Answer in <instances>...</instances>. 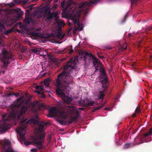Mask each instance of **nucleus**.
Listing matches in <instances>:
<instances>
[{
    "instance_id": "f257e3e1",
    "label": "nucleus",
    "mask_w": 152,
    "mask_h": 152,
    "mask_svg": "<svg viewBox=\"0 0 152 152\" xmlns=\"http://www.w3.org/2000/svg\"><path fill=\"white\" fill-rule=\"evenodd\" d=\"M76 65L74 60H70L64 66L63 71L58 75L56 80V94L61 96L64 103L68 104L72 102L73 99L71 95L64 92L67 91V88L73 82L74 75L72 74V72L76 67Z\"/></svg>"
},
{
    "instance_id": "f03ea898",
    "label": "nucleus",
    "mask_w": 152,
    "mask_h": 152,
    "mask_svg": "<svg viewBox=\"0 0 152 152\" xmlns=\"http://www.w3.org/2000/svg\"><path fill=\"white\" fill-rule=\"evenodd\" d=\"M75 108L73 106H66L62 110L57 109L53 107H51L49 110V115L50 117L57 116L62 119H65L68 116V120H58V122L61 124L65 125L72 123L77 120L79 116L78 113L75 112Z\"/></svg>"
},
{
    "instance_id": "7ed1b4c3",
    "label": "nucleus",
    "mask_w": 152,
    "mask_h": 152,
    "mask_svg": "<svg viewBox=\"0 0 152 152\" xmlns=\"http://www.w3.org/2000/svg\"><path fill=\"white\" fill-rule=\"evenodd\" d=\"M23 98V96H22L17 99V101L15 102L11 106V108L12 110V112L9 115H10L12 112H14L15 113V118H11V119L15 120L17 117L18 119H20L21 118L22 115L25 113L27 110V107L24 105L21 108L20 111L19 113L18 110H14L16 108H18L20 107L21 105L22 102L20 103L19 101L22 100Z\"/></svg>"
},
{
    "instance_id": "20e7f679",
    "label": "nucleus",
    "mask_w": 152,
    "mask_h": 152,
    "mask_svg": "<svg viewBox=\"0 0 152 152\" xmlns=\"http://www.w3.org/2000/svg\"><path fill=\"white\" fill-rule=\"evenodd\" d=\"M10 59L12 60H15L12 53L4 49L2 50L1 53L0 54V61L3 64L1 66L2 68H7L8 67L10 63Z\"/></svg>"
},
{
    "instance_id": "39448f33",
    "label": "nucleus",
    "mask_w": 152,
    "mask_h": 152,
    "mask_svg": "<svg viewBox=\"0 0 152 152\" xmlns=\"http://www.w3.org/2000/svg\"><path fill=\"white\" fill-rule=\"evenodd\" d=\"M15 114L14 112H12L7 118L6 117V115H3L2 121H1L0 124V129H1L0 131L1 132H4L9 129V124L7 122L10 121L12 118H15Z\"/></svg>"
},
{
    "instance_id": "423d86ee",
    "label": "nucleus",
    "mask_w": 152,
    "mask_h": 152,
    "mask_svg": "<svg viewBox=\"0 0 152 152\" xmlns=\"http://www.w3.org/2000/svg\"><path fill=\"white\" fill-rule=\"evenodd\" d=\"M68 26L70 28L69 31L71 30L73 28L72 26L77 24L78 27H76V29L77 30L79 29L80 31H82L83 30V27H80V25L79 22L78 16L76 15H71L69 18L68 21L67 22Z\"/></svg>"
},
{
    "instance_id": "0eeeda50",
    "label": "nucleus",
    "mask_w": 152,
    "mask_h": 152,
    "mask_svg": "<svg viewBox=\"0 0 152 152\" xmlns=\"http://www.w3.org/2000/svg\"><path fill=\"white\" fill-rule=\"evenodd\" d=\"M45 137V134L44 133H41L34 139L32 143L37 145V147L38 148L43 149L44 146L42 144L44 142Z\"/></svg>"
},
{
    "instance_id": "6e6552de",
    "label": "nucleus",
    "mask_w": 152,
    "mask_h": 152,
    "mask_svg": "<svg viewBox=\"0 0 152 152\" xmlns=\"http://www.w3.org/2000/svg\"><path fill=\"white\" fill-rule=\"evenodd\" d=\"M32 119L31 120H29L28 121H26V120L21 121L20 122V125L21 127L19 128V129L18 130L19 135L20 137V138L23 140H24L25 138L24 137V134L23 133L22 131H24L25 130L27 126V124H31L32 122Z\"/></svg>"
},
{
    "instance_id": "1a4fd4ad",
    "label": "nucleus",
    "mask_w": 152,
    "mask_h": 152,
    "mask_svg": "<svg viewBox=\"0 0 152 152\" xmlns=\"http://www.w3.org/2000/svg\"><path fill=\"white\" fill-rule=\"evenodd\" d=\"M127 47L126 43H124L122 45L120 43L115 48V51L117 54H119L124 50H126L127 49Z\"/></svg>"
},
{
    "instance_id": "9d476101",
    "label": "nucleus",
    "mask_w": 152,
    "mask_h": 152,
    "mask_svg": "<svg viewBox=\"0 0 152 152\" xmlns=\"http://www.w3.org/2000/svg\"><path fill=\"white\" fill-rule=\"evenodd\" d=\"M65 34H62V33L61 32H59L56 33L55 34H52L51 35H50L48 37V38H51L53 37H57L58 38L60 39H62L64 37Z\"/></svg>"
},
{
    "instance_id": "9b49d317",
    "label": "nucleus",
    "mask_w": 152,
    "mask_h": 152,
    "mask_svg": "<svg viewBox=\"0 0 152 152\" xmlns=\"http://www.w3.org/2000/svg\"><path fill=\"white\" fill-rule=\"evenodd\" d=\"M58 15V13L56 12H54L53 13L49 12V13L45 15L48 20H51L54 18H56Z\"/></svg>"
},
{
    "instance_id": "f8f14e48",
    "label": "nucleus",
    "mask_w": 152,
    "mask_h": 152,
    "mask_svg": "<svg viewBox=\"0 0 152 152\" xmlns=\"http://www.w3.org/2000/svg\"><path fill=\"white\" fill-rule=\"evenodd\" d=\"M104 78L103 80H101V82L102 85V87L104 89V91H106L107 88V84L108 82L107 78L106 77H104Z\"/></svg>"
},
{
    "instance_id": "ddd939ff",
    "label": "nucleus",
    "mask_w": 152,
    "mask_h": 152,
    "mask_svg": "<svg viewBox=\"0 0 152 152\" xmlns=\"http://www.w3.org/2000/svg\"><path fill=\"white\" fill-rule=\"evenodd\" d=\"M33 105L34 106L37 107V109L38 110H42L43 108L45 107V105L41 103L40 104L37 101H35L34 102Z\"/></svg>"
},
{
    "instance_id": "4468645a",
    "label": "nucleus",
    "mask_w": 152,
    "mask_h": 152,
    "mask_svg": "<svg viewBox=\"0 0 152 152\" xmlns=\"http://www.w3.org/2000/svg\"><path fill=\"white\" fill-rule=\"evenodd\" d=\"M13 1L15 4H25L26 3H28L29 1L28 0H24L22 1V0H14Z\"/></svg>"
},
{
    "instance_id": "2eb2a0df",
    "label": "nucleus",
    "mask_w": 152,
    "mask_h": 152,
    "mask_svg": "<svg viewBox=\"0 0 152 152\" xmlns=\"http://www.w3.org/2000/svg\"><path fill=\"white\" fill-rule=\"evenodd\" d=\"M152 134V127L150 128L149 131L144 134L142 136V138L143 139L145 138L148 137V136H150Z\"/></svg>"
},
{
    "instance_id": "dca6fc26",
    "label": "nucleus",
    "mask_w": 152,
    "mask_h": 152,
    "mask_svg": "<svg viewBox=\"0 0 152 152\" xmlns=\"http://www.w3.org/2000/svg\"><path fill=\"white\" fill-rule=\"evenodd\" d=\"M90 5V4L89 3H88L86 1L85 2H84L83 3L82 5L79 7H80V9L78 11V13L79 14H80L82 11V9L83 8L85 7L86 5L88 6H89Z\"/></svg>"
},
{
    "instance_id": "f3484780",
    "label": "nucleus",
    "mask_w": 152,
    "mask_h": 152,
    "mask_svg": "<svg viewBox=\"0 0 152 152\" xmlns=\"http://www.w3.org/2000/svg\"><path fill=\"white\" fill-rule=\"evenodd\" d=\"M74 4V3L72 2V1H69L66 4V9H70L72 8V5Z\"/></svg>"
},
{
    "instance_id": "a211bd4d",
    "label": "nucleus",
    "mask_w": 152,
    "mask_h": 152,
    "mask_svg": "<svg viewBox=\"0 0 152 152\" xmlns=\"http://www.w3.org/2000/svg\"><path fill=\"white\" fill-rule=\"evenodd\" d=\"M32 19L30 17H28L26 18L25 20V24L26 26H28L30 22L32 21Z\"/></svg>"
},
{
    "instance_id": "6ab92c4d",
    "label": "nucleus",
    "mask_w": 152,
    "mask_h": 152,
    "mask_svg": "<svg viewBox=\"0 0 152 152\" xmlns=\"http://www.w3.org/2000/svg\"><path fill=\"white\" fill-rule=\"evenodd\" d=\"M99 71L100 73H101V78H104V77H106V73L105 71V70L103 69H102L101 70L99 69Z\"/></svg>"
},
{
    "instance_id": "aec40b11",
    "label": "nucleus",
    "mask_w": 152,
    "mask_h": 152,
    "mask_svg": "<svg viewBox=\"0 0 152 152\" xmlns=\"http://www.w3.org/2000/svg\"><path fill=\"white\" fill-rule=\"evenodd\" d=\"M57 23L58 28L60 29H61L62 27H64L65 25L64 21L57 22Z\"/></svg>"
},
{
    "instance_id": "412c9836",
    "label": "nucleus",
    "mask_w": 152,
    "mask_h": 152,
    "mask_svg": "<svg viewBox=\"0 0 152 152\" xmlns=\"http://www.w3.org/2000/svg\"><path fill=\"white\" fill-rule=\"evenodd\" d=\"M106 91H104V89H103V91H100L99 93L100 95H99V98L100 99H103L104 98V96H105V94L104 93H106Z\"/></svg>"
},
{
    "instance_id": "4be33fe9",
    "label": "nucleus",
    "mask_w": 152,
    "mask_h": 152,
    "mask_svg": "<svg viewBox=\"0 0 152 152\" xmlns=\"http://www.w3.org/2000/svg\"><path fill=\"white\" fill-rule=\"evenodd\" d=\"M44 12L45 14L46 15V14L48 13L49 12H51V9H50V7L47 6L45 7L44 8Z\"/></svg>"
},
{
    "instance_id": "5701e85b",
    "label": "nucleus",
    "mask_w": 152,
    "mask_h": 152,
    "mask_svg": "<svg viewBox=\"0 0 152 152\" xmlns=\"http://www.w3.org/2000/svg\"><path fill=\"white\" fill-rule=\"evenodd\" d=\"M50 80L49 78L45 80L44 81V84L46 87H47V89L49 87V83Z\"/></svg>"
},
{
    "instance_id": "b1692460",
    "label": "nucleus",
    "mask_w": 152,
    "mask_h": 152,
    "mask_svg": "<svg viewBox=\"0 0 152 152\" xmlns=\"http://www.w3.org/2000/svg\"><path fill=\"white\" fill-rule=\"evenodd\" d=\"M44 127V125L39 123L38 130L39 132H42L43 131Z\"/></svg>"
},
{
    "instance_id": "393cba45",
    "label": "nucleus",
    "mask_w": 152,
    "mask_h": 152,
    "mask_svg": "<svg viewBox=\"0 0 152 152\" xmlns=\"http://www.w3.org/2000/svg\"><path fill=\"white\" fill-rule=\"evenodd\" d=\"M92 59L93 60V65L97 64L98 63V60L97 58L96 57H95L94 56H93L91 57Z\"/></svg>"
},
{
    "instance_id": "a878e982",
    "label": "nucleus",
    "mask_w": 152,
    "mask_h": 152,
    "mask_svg": "<svg viewBox=\"0 0 152 152\" xmlns=\"http://www.w3.org/2000/svg\"><path fill=\"white\" fill-rule=\"evenodd\" d=\"M100 65H99L98 64V63L97 64L94 65V67H95V70L94 72V73H95V72H96L97 70H99L100 69L98 68L99 67H100V68H102V67L101 66H99Z\"/></svg>"
},
{
    "instance_id": "bb28decb",
    "label": "nucleus",
    "mask_w": 152,
    "mask_h": 152,
    "mask_svg": "<svg viewBox=\"0 0 152 152\" xmlns=\"http://www.w3.org/2000/svg\"><path fill=\"white\" fill-rule=\"evenodd\" d=\"M39 90L42 92V96L43 97H45V95L44 94V92L43 91L44 90V86H41L40 87Z\"/></svg>"
},
{
    "instance_id": "cd10ccee",
    "label": "nucleus",
    "mask_w": 152,
    "mask_h": 152,
    "mask_svg": "<svg viewBox=\"0 0 152 152\" xmlns=\"http://www.w3.org/2000/svg\"><path fill=\"white\" fill-rule=\"evenodd\" d=\"M152 31V27L150 26L148 27L145 30V31L147 34L149 33V31Z\"/></svg>"
},
{
    "instance_id": "c85d7f7f",
    "label": "nucleus",
    "mask_w": 152,
    "mask_h": 152,
    "mask_svg": "<svg viewBox=\"0 0 152 152\" xmlns=\"http://www.w3.org/2000/svg\"><path fill=\"white\" fill-rule=\"evenodd\" d=\"M13 29L12 28L9 30H7L5 31L4 34H7L11 33L13 31Z\"/></svg>"
},
{
    "instance_id": "c756f323",
    "label": "nucleus",
    "mask_w": 152,
    "mask_h": 152,
    "mask_svg": "<svg viewBox=\"0 0 152 152\" xmlns=\"http://www.w3.org/2000/svg\"><path fill=\"white\" fill-rule=\"evenodd\" d=\"M31 35L34 38H36L39 36V34L37 32H33L31 34Z\"/></svg>"
},
{
    "instance_id": "7c9ffc66",
    "label": "nucleus",
    "mask_w": 152,
    "mask_h": 152,
    "mask_svg": "<svg viewBox=\"0 0 152 152\" xmlns=\"http://www.w3.org/2000/svg\"><path fill=\"white\" fill-rule=\"evenodd\" d=\"M31 51L34 53H36V54L39 53V50L37 48H33L31 50Z\"/></svg>"
},
{
    "instance_id": "2f4dec72",
    "label": "nucleus",
    "mask_w": 152,
    "mask_h": 152,
    "mask_svg": "<svg viewBox=\"0 0 152 152\" xmlns=\"http://www.w3.org/2000/svg\"><path fill=\"white\" fill-rule=\"evenodd\" d=\"M103 106V105H102V106H98L94 108L92 110V111L93 112H94L96 110L99 109H100L101 107H102Z\"/></svg>"
},
{
    "instance_id": "473e14b6",
    "label": "nucleus",
    "mask_w": 152,
    "mask_h": 152,
    "mask_svg": "<svg viewBox=\"0 0 152 152\" xmlns=\"http://www.w3.org/2000/svg\"><path fill=\"white\" fill-rule=\"evenodd\" d=\"M130 144H129V143H127L125 144L124 146V148H125L126 149L130 147Z\"/></svg>"
},
{
    "instance_id": "72a5a7b5",
    "label": "nucleus",
    "mask_w": 152,
    "mask_h": 152,
    "mask_svg": "<svg viewBox=\"0 0 152 152\" xmlns=\"http://www.w3.org/2000/svg\"><path fill=\"white\" fill-rule=\"evenodd\" d=\"M85 54L86 55L89 56L91 57V58L94 56L92 53H89L88 52H86L85 53Z\"/></svg>"
},
{
    "instance_id": "f704fd0d",
    "label": "nucleus",
    "mask_w": 152,
    "mask_h": 152,
    "mask_svg": "<svg viewBox=\"0 0 152 152\" xmlns=\"http://www.w3.org/2000/svg\"><path fill=\"white\" fill-rule=\"evenodd\" d=\"M15 5V4L14 2H12L9 3V5L10 7H12L14 6Z\"/></svg>"
},
{
    "instance_id": "c9c22d12",
    "label": "nucleus",
    "mask_w": 152,
    "mask_h": 152,
    "mask_svg": "<svg viewBox=\"0 0 152 152\" xmlns=\"http://www.w3.org/2000/svg\"><path fill=\"white\" fill-rule=\"evenodd\" d=\"M140 108L139 107H137L135 110L136 113H139L140 112Z\"/></svg>"
},
{
    "instance_id": "e433bc0d",
    "label": "nucleus",
    "mask_w": 152,
    "mask_h": 152,
    "mask_svg": "<svg viewBox=\"0 0 152 152\" xmlns=\"http://www.w3.org/2000/svg\"><path fill=\"white\" fill-rule=\"evenodd\" d=\"M32 142H30L28 141H24V144L26 145H30Z\"/></svg>"
},
{
    "instance_id": "4c0bfd02",
    "label": "nucleus",
    "mask_w": 152,
    "mask_h": 152,
    "mask_svg": "<svg viewBox=\"0 0 152 152\" xmlns=\"http://www.w3.org/2000/svg\"><path fill=\"white\" fill-rule=\"evenodd\" d=\"M140 142L139 143H138V145L142 143H143L144 142H147V141H146V140H143L142 139H141L140 141Z\"/></svg>"
},
{
    "instance_id": "58836bf2",
    "label": "nucleus",
    "mask_w": 152,
    "mask_h": 152,
    "mask_svg": "<svg viewBox=\"0 0 152 152\" xmlns=\"http://www.w3.org/2000/svg\"><path fill=\"white\" fill-rule=\"evenodd\" d=\"M35 92L38 94H42V92L39 90H36Z\"/></svg>"
},
{
    "instance_id": "ea45409f",
    "label": "nucleus",
    "mask_w": 152,
    "mask_h": 152,
    "mask_svg": "<svg viewBox=\"0 0 152 152\" xmlns=\"http://www.w3.org/2000/svg\"><path fill=\"white\" fill-rule=\"evenodd\" d=\"M138 0H130L131 4H134L137 3Z\"/></svg>"
},
{
    "instance_id": "a19ab883",
    "label": "nucleus",
    "mask_w": 152,
    "mask_h": 152,
    "mask_svg": "<svg viewBox=\"0 0 152 152\" xmlns=\"http://www.w3.org/2000/svg\"><path fill=\"white\" fill-rule=\"evenodd\" d=\"M9 144V142L8 141H5L4 142L3 145L4 146H5L7 145H8Z\"/></svg>"
},
{
    "instance_id": "79ce46f5",
    "label": "nucleus",
    "mask_w": 152,
    "mask_h": 152,
    "mask_svg": "<svg viewBox=\"0 0 152 152\" xmlns=\"http://www.w3.org/2000/svg\"><path fill=\"white\" fill-rule=\"evenodd\" d=\"M31 152H37V148H33L31 150Z\"/></svg>"
},
{
    "instance_id": "37998d69",
    "label": "nucleus",
    "mask_w": 152,
    "mask_h": 152,
    "mask_svg": "<svg viewBox=\"0 0 152 152\" xmlns=\"http://www.w3.org/2000/svg\"><path fill=\"white\" fill-rule=\"evenodd\" d=\"M94 102H89V103H88V104H87V105L88 106H93L94 105Z\"/></svg>"
},
{
    "instance_id": "c03bdc74",
    "label": "nucleus",
    "mask_w": 152,
    "mask_h": 152,
    "mask_svg": "<svg viewBox=\"0 0 152 152\" xmlns=\"http://www.w3.org/2000/svg\"><path fill=\"white\" fill-rule=\"evenodd\" d=\"M12 94L14 95V96H15L16 97H18L19 96V93H17L16 94H15L14 93H12Z\"/></svg>"
},
{
    "instance_id": "a18cd8bd",
    "label": "nucleus",
    "mask_w": 152,
    "mask_h": 152,
    "mask_svg": "<svg viewBox=\"0 0 152 152\" xmlns=\"http://www.w3.org/2000/svg\"><path fill=\"white\" fill-rule=\"evenodd\" d=\"M71 49L69 51V53L70 54H71L73 51V50L72 49V46H71Z\"/></svg>"
},
{
    "instance_id": "49530a36",
    "label": "nucleus",
    "mask_w": 152,
    "mask_h": 152,
    "mask_svg": "<svg viewBox=\"0 0 152 152\" xmlns=\"http://www.w3.org/2000/svg\"><path fill=\"white\" fill-rule=\"evenodd\" d=\"M5 152H15L13 150H7Z\"/></svg>"
},
{
    "instance_id": "de8ad7c7",
    "label": "nucleus",
    "mask_w": 152,
    "mask_h": 152,
    "mask_svg": "<svg viewBox=\"0 0 152 152\" xmlns=\"http://www.w3.org/2000/svg\"><path fill=\"white\" fill-rule=\"evenodd\" d=\"M64 52H63V51H61L60 50L58 51V52L57 53V54H62Z\"/></svg>"
},
{
    "instance_id": "09e8293b",
    "label": "nucleus",
    "mask_w": 152,
    "mask_h": 152,
    "mask_svg": "<svg viewBox=\"0 0 152 152\" xmlns=\"http://www.w3.org/2000/svg\"><path fill=\"white\" fill-rule=\"evenodd\" d=\"M90 2L92 4H94L95 3L96 1L95 0L91 1H90Z\"/></svg>"
},
{
    "instance_id": "8fccbe9b",
    "label": "nucleus",
    "mask_w": 152,
    "mask_h": 152,
    "mask_svg": "<svg viewBox=\"0 0 152 152\" xmlns=\"http://www.w3.org/2000/svg\"><path fill=\"white\" fill-rule=\"evenodd\" d=\"M64 2H62L61 4V7H63L64 5Z\"/></svg>"
},
{
    "instance_id": "3c124183",
    "label": "nucleus",
    "mask_w": 152,
    "mask_h": 152,
    "mask_svg": "<svg viewBox=\"0 0 152 152\" xmlns=\"http://www.w3.org/2000/svg\"><path fill=\"white\" fill-rule=\"evenodd\" d=\"M42 123L43 124H44L45 125V126H47L48 125V123L47 122H44L43 121H42Z\"/></svg>"
},
{
    "instance_id": "603ef678",
    "label": "nucleus",
    "mask_w": 152,
    "mask_h": 152,
    "mask_svg": "<svg viewBox=\"0 0 152 152\" xmlns=\"http://www.w3.org/2000/svg\"><path fill=\"white\" fill-rule=\"evenodd\" d=\"M40 86H37L36 87V89H39L40 88Z\"/></svg>"
},
{
    "instance_id": "864d4df0",
    "label": "nucleus",
    "mask_w": 152,
    "mask_h": 152,
    "mask_svg": "<svg viewBox=\"0 0 152 152\" xmlns=\"http://www.w3.org/2000/svg\"><path fill=\"white\" fill-rule=\"evenodd\" d=\"M13 92H12V93H9L8 94V95L9 96H14V95L12 94Z\"/></svg>"
},
{
    "instance_id": "5fc2aeb1",
    "label": "nucleus",
    "mask_w": 152,
    "mask_h": 152,
    "mask_svg": "<svg viewBox=\"0 0 152 152\" xmlns=\"http://www.w3.org/2000/svg\"><path fill=\"white\" fill-rule=\"evenodd\" d=\"M98 56H99V57L100 58H101V59H102V58H104V56H99V55H98Z\"/></svg>"
},
{
    "instance_id": "6e6d98bb",
    "label": "nucleus",
    "mask_w": 152,
    "mask_h": 152,
    "mask_svg": "<svg viewBox=\"0 0 152 152\" xmlns=\"http://www.w3.org/2000/svg\"><path fill=\"white\" fill-rule=\"evenodd\" d=\"M136 116V114L135 113H133L132 114V117L134 118Z\"/></svg>"
},
{
    "instance_id": "4d7b16f0",
    "label": "nucleus",
    "mask_w": 152,
    "mask_h": 152,
    "mask_svg": "<svg viewBox=\"0 0 152 152\" xmlns=\"http://www.w3.org/2000/svg\"><path fill=\"white\" fill-rule=\"evenodd\" d=\"M132 35L130 33H129L128 34V38H129L130 37H131V36Z\"/></svg>"
},
{
    "instance_id": "13d9d810",
    "label": "nucleus",
    "mask_w": 152,
    "mask_h": 152,
    "mask_svg": "<svg viewBox=\"0 0 152 152\" xmlns=\"http://www.w3.org/2000/svg\"><path fill=\"white\" fill-rule=\"evenodd\" d=\"M14 10L15 12H18V10H17L16 9H14Z\"/></svg>"
},
{
    "instance_id": "bf43d9fd",
    "label": "nucleus",
    "mask_w": 152,
    "mask_h": 152,
    "mask_svg": "<svg viewBox=\"0 0 152 152\" xmlns=\"http://www.w3.org/2000/svg\"><path fill=\"white\" fill-rule=\"evenodd\" d=\"M116 144L118 145H121L118 142H117Z\"/></svg>"
},
{
    "instance_id": "052dcab7",
    "label": "nucleus",
    "mask_w": 152,
    "mask_h": 152,
    "mask_svg": "<svg viewBox=\"0 0 152 152\" xmlns=\"http://www.w3.org/2000/svg\"><path fill=\"white\" fill-rule=\"evenodd\" d=\"M79 109L80 110H84V108H79Z\"/></svg>"
},
{
    "instance_id": "680f3d73",
    "label": "nucleus",
    "mask_w": 152,
    "mask_h": 152,
    "mask_svg": "<svg viewBox=\"0 0 152 152\" xmlns=\"http://www.w3.org/2000/svg\"><path fill=\"white\" fill-rule=\"evenodd\" d=\"M2 74H4L5 73V71L4 70H3L2 71Z\"/></svg>"
},
{
    "instance_id": "e2e57ef3",
    "label": "nucleus",
    "mask_w": 152,
    "mask_h": 152,
    "mask_svg": "<svg viewBox=\"0 0 152 152\" xmlns=\"http://www.w3.org/2000/svg\"><path fill=\"white\" fill-rule=\"evenodd\" d=\"M78 103H81V100H79L78 101Z\"/></svg>"
},
{
    "instance_id": "0e129e2a",
    "label": "nucleus",
    "mask_w": 152,
    "mask_h": 152,
    "mask_svg": "<svg viewBox=\"0 0 152 152\" xmlns=\"http://www.w3.org/2000/svg\"><path fill=\"white\" fill-rule=\"evenodd\" d=\"M12 24H13V23H11L10 24H9V26H12Z\"/></svg>"
},
{
    "instance_id": "69168bd1",
    "label": "nucleus",
    "mask_w": 152,
    "mask_h": 152,
    "mask_svg": "<svg viewBox=\"0 0 152 152\" xmlns=\"http://www.w3.org/2000/svg\"><path fill=\"white\" fill-rule=\"evenodd\" d=\"M65 60V59H64V58H63V59H61V60L62 61H64Z\"/></svg>"
},
{
    "instance_id": "338daca9",
    "label": "nucleus",
    "mask_w": 152,
    "mask_h": 152,
    "mask_svg": "<svg viewBox=\"0 0 152 152\" xmlns=\"http://www.w3.org/2000/svg\"><path fill=\"white\" fill-rule=\"evenodd\" d=\"M126 16H125L124 17V20L126 19Z\"/></svg>"
},
{
    "instance_id": "774afa93",
    "label": "nucleus",
    "mask_w": 152,
    "mask_h": 152,
    "mask_svg": "<svg viewBox=\"0 0 152 152\" xmlns=\"http://www.w3.org/2000/svg\"><path fill=\"white\" fill-rule=\"evenodd\" d=\"M105 109L107 110H109V109L108 108H105Z\"/></svg>"
}]
</instances>
